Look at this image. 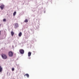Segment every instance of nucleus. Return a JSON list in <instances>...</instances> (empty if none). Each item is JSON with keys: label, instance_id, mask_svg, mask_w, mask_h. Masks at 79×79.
Listing matches in <instances>:
<instances>
[{"label": "nucleus", "instance_id": "11", "mask_svg": "<svg viewBox=\"0 0 79 79\" xmlns=\"http://www.w3.org/2000/svg\"><path fill=\"white\" fill-rule=\"evenodd\" d=\"M16 14V12L15 11L13 13V16H15Z\"/></svg>", "mask_w": 79, "mask_h": 79}, {"label": "nucleus", "instance_id": "4", "mask_svg": "<svg viewBox=\"0 0 79 79\" xmlns=\"http://www.w3.org/2000/svg\"><path fill=\"white\" fill-rule=\"evenodd\" d=\"M0 7L2 10H3V9L5 8V6L3 5H2L0 6Z\"/></svg>", "mask_w": 79, "mask_h": 79}, {"label": "nucleus", "instance_id": "1", "mask_svg": "<svg viewBox=\"0 0 79 79\" xmlns=\"http://www.w3.org/2000/svg\"><path fill=\"white\" fill-rule=\"evenodd\" d=\"M1 56L3 59L6 60L7 58V56L5 54H2Z\"/></svg>", "mask_w": 79, "mask_h": 79}, {"label": "nucleus", "instance_id": "5", "mask_svg": "<svg viewBox=\"0 0 79 79\" xmlns=\"http://www.w3.org/2000/svg\"><path fill=\"white\" fill-rule=\"evenodd\" d=\"M2 71H3V68L0 65V73H1Z\"/></svg>", "mask_w": 79, "mask_h": 79}, {"label": "nucleus", "instance_id": "13", "mask_svg": "<svg viewBox=\"0 0 79 79\" xmlns=\"http://www.w3.org/2000/svg\"><path fill=\"white\" fill-rule=\"evenodd\" d=\"M12 71H13L15 70V69H14V68H12Z\"/></svg>", "mask_w": 79, "mask_h": 79}, {"label": "nucleus", "instance_id": "18", "mask_svg": "<svg viewBox=\"0 0 79 79\" xmlns=\"http://www.w3.org/2000/svg\"><path fill=\"white\" fill-rule=\"evenodd\" d=\"M1 0H0V1H1Z\"/></svg>", "mask_w": 79, "mask_h": 79}, {"label": "nucleus", "instance_id": "3", "mask_svg": "<svg viewBox=\"0 0 79 79\" xmlns=\"http://www.w3.org/2000/svg\"><path fill=\"white\" fill-rule=\"evenodd\" d=\"M19 52L20 54H24V50L23 49H20L19 50Z\"/></svg>", "mask_w": 79, "mask_h": 79}, {"label": "nucleus", "instance_id": "10", "mask_svg": "<svg viewBox=\"0 0 79 79\" xmlns=\"http://www.w3.org/2000/svg\"><path fill=\"white\" fill-rule=\"evenodd\" d=\"M24 22L25 23H27V22H28V20H27V19H25Z\"/></svg>", "mask_w": 79, "mask_h": 79}, {"label": "nucleus", "instance_id": "14", "mask_svg": "<svg viewBox=\"0 0 79 79\" xmlns=\"http://www.w3.org/2000/svg\"><path fill=\"white\" fill-rule=\"evenodd\" d=\"M15 27H17L16 25H15Z\"/></svg>", "mask_w": 79, "mask_h": 79}, {"label": "nucleus", "instance_id": "9", "mask_svg": "<svg viewBox=\"0 0 79 79\" xmlns=\"http://www.w3.org/2000/svg\"><path fill=\"white\" fill-rule=\"evenodd\" d=\"M22 35V33L21 32H20L19 34V37H21Z\"/></svg>", "mask_w": 79, "mask_h": 79}, {"label": "nucleus", "instance_id": "7", "mask_svg": "<svg viewBox=\"0 0 79 79\" xmlns=\"http://www.w3.org/2000/svg\"><path fill=\"white\" fill-rule=\"evenodd\" d=\"M11 34L12 36H13L14 35V34H15V33L13 32V31H12L11 32Z\"/></svg>", "mask_w": 79, "mask_h": 79}, {"label": "nucleus", "instance_id": "12", "mask_svg": "<svg viewBox=\"0 0 79 79\" xmlns=\"http://www.w3.org/2000/svg\"><path fill=\"white\" fill-rule=\"evenodd\" d=\"M3 21H4V22H5L6 21V19H3Z\"/></svg>", "mask_w": 79, "mask_h": 79}, {"label": "nucleus", "instance_id": "6", "mask_svg": "<svg viewBox=\"0 0 79 79\" xmlns=\"http://www.w3.org/2000/svg\"><path fill=\"white\" fill-rule=\"evenodd\" d=\"M32 53L31 52H29L28 53V56L29 57L30 56H31V54Z\"/></svg>", "mask_w": 79, "mask_h": 79}, {"label": "nucleus", "instance_id": "2", "mask_svg": "<svg viewBox=\"0 0 79 79\" xmlns=\"http://www.w3.org/2000/svg\"><path fill=\"white\" fill-rule=\"evenodd\" d=\"M8 55L10 57H12L13 56V53L11 51H9L8 53Z\"/></svg>", "mask_w": 79, "mask_h": 79}, {"label": "nucleus", "instance_id": "16", "mask_svg": "<svg viewBox=\"0 0 79 79\" xmlns=\"http://www.w3.org/2000/svg\"><path fill=\"white\" fill-rule=\"evenodd\" d=\"M16 25H18V23H16Z\"/></svg>", "mask_w": 79, "mask_h": 79}, {"label": "nucleus", "instance_id": "8", "mask_svg": "<svg viewBox=\"0 0 79 79\" xmlns=\"http://www.w3.org/2000/svg\"><path fill=\"white\" fill-rule=\"evenodd\" d=\"M26 76L28 78L29 77V74H26L24 75V76Z\"/></svg>", "mask_w": 79, "mask_h": 79}, {"label": "nucleus", "instance_id": "15", "mask_svg": "<svg viewBox=\"0 0 79 79\" xmlns=\"http://www.w3.org/2000/svg\"><path fill=\"white\" fill-rule=\"evenodd\" d=\"M1 35V31H0V35Z\"/></svg>", "mask_w": 79, "mask_h": 79}, {"label": "nucleus", "instance_id": "17", "mask_svg": "<svg viewBox=\"0 0 79 79\" xmlns=\"http://www.w3.org/2000/svg\"><path fill=\"white\" fill-rule=\"evenodd\" d=\"M1 27V24H0V27Z\"/></svg>", "mask_w": 79, "mask_h": 79}]
</instances>
